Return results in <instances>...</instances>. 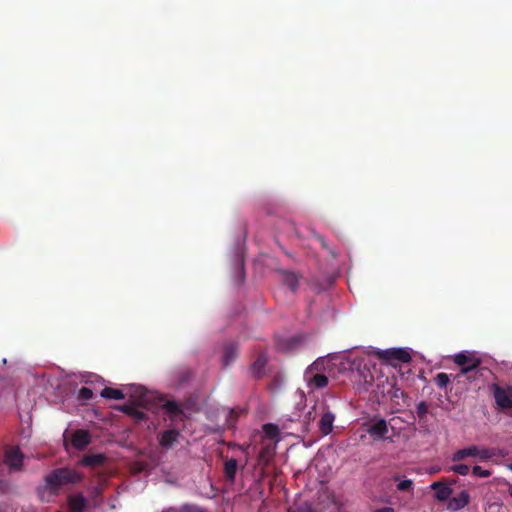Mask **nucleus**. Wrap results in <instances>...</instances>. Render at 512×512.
<instances>
[{"mask_svg": "<svg viewBox=\"0 0 512 512\" xmlns=\"http://www.w3.org/2000/svg\"><path fill=\"white\" fill-rule=\"evenodd\" d=\"M368 434L374 439H382L388 433V425L385 419H378L367 428Z\"/></svg>", "mask_w": 512, "mask_h": 512, "instance_id": "f3484780", "label": "nucleus"}, {"mask_svg": "<svg viewBox=\"0 0 512 512\" xmlns=\"http://www.w3.org/2000/svg\"><path fill=\"white\" fill-rule=\"evenodd\" d=\"M107 460V457L105 454L98 453V454H86L80 461V464L82 466L86 467H100L102 466Z\"/></svg>", "mask_w": 512, "mask_h": 512, "instance_id": "aec40b11", "label": "nucleus"}, {"mask_svg": "<svg viewBox=\"0 0 512 512\" xmlns=\"http://www.w3.org/2000/svg\"><path fill=\"white\" fill-rule=\"evenodd\" d=\"M334 421L335 414L325 407L318 423V428L322 435L327 436L332 432Z\"/></svg>", "mask_w": 512, "mask_h": 512, "instance_id": "ddd939ff", "label": "nucleus"}, {"mask_svg": "<svg viewBox=\"0 0 512 512\" xmlns=\"http://www.w3.org/2000/svg\"><path fill=\"white\" fill-rule=\"evenodd\" d=\"M483 370L484 369L480 365L478 368L475 369L474 373H469V374L465 375L463 378L464 382H462L461 384L466 385V384L474 383L483 375Z\"/></svg>", "mask_w": 512, "mask_h": 512, "instance_id": "393cba45", "label": "nucleus"}, {"mask_svg": "<svg viewBox=\"0 0 512 512\" xmlns=\"http://www.w3.org/2000/svg\"><path fill=\"white\" fill-rule=\"evenodd\" d=\"M377 355L379 358L387 360V361H399L402 363H408L411 361L410 354L404 349H387L383 351H378Z\"/></svg>", "mask_w": 512, "mask_h": 512, "instance_id": "1a4fd4ad", "label": "nucleus"}, {"mask_svg": "<svg viewBox=\"0 0 512 512\" xmlns=\"http://www.w3.org/2000/svg\"><path fill=\"white\" fill-rule=\"evenodd\" d=\"M307 336L297 334L291 337L281 338L277 341V349L282 352H293L305 344Z\"/></svg>", "mask_w": 512, "mask_h": 512, "instance_id": "423d86ee", "label": "nucleus"}, {"mask_svg": "<svg viewBox=\"0 0 512 512\" xmlns=\"http://www.w3.org/2000/svg\"><path fill=\"white\" fill-rule=\"evenodd\" d=\"M244 412V410L242 409H238V408H231L229 410V414H228V420H227V423L228 425H232L233 423H235L240 415V413Z\"/></svg>", "mask_w": 512, "mask_h": 512, "instance_id": "c85d7f7f", "label": "nucleus"}, {"mask_svg": "<svg viewBox=\"0 0 512 512\" xmlns=\"http://www.w3.org/2000/svg\"><path fill=\"white\" fill-rule=\"evenodd\" d=\"M24 455L19 447H8L4 453V463L10 470H21L23 466Z\"/></svg>", "mask_w": 512, "mask_h": 512, "instance_id": "0eeeda50", "label": "nucleus"}, {"mask_svg": "<svg viewBox=\"0 0 512 512\" xmlns=\"http://www.w3.org/2000/svg\"><path fill=\"white\" fill-rule=\"evenodd\" d=\"M455 483H456V479H451V481H450V483H449V484H450V486H451L452 484H455Z\"/></svg>", "mask_w": 512, "mask_h": 512, "instance_id": "a19ab883", "label": "nucleus"}, {"mask_svg": "<svg viewBox=\"0 0 512 512\" xmlns=\"http://www.w3.org/2000/svg\"><path fill=\"white\" fill-rule=\"evenodd\" d=\"M478 453V446L471 445L469 447L460 449L456 451L452 456V461L459 462L464 460L467 457H476V454Z\"/></svg>", "mask_w": 512, "mask_h": 512, "instance_id": "4be33fe9", "label": "nucleus"}, {"mask_svg": "<svg viewBox=\"0 0 512 512\" xmlns=\"http://www.w3.org/2000/svg\"><path fill=\"white\" fill-rule=\"evenodd\" d=\"M162 408L169 416L171 421L184 420L186 417L182 407L175 400H167L162 404Z\"/></svg>", "mask_w": 512, "mask_h": 512, "instance_id": "9d476101", "label": "nucleus"}, {"mask_svg": "<svg viewBox=\"0 0 512 512\" xmlns=\"http://www.w3.org/2000/svg\"><path fill=\"white\" fill-rule=\"evenodd\" d=\"M417 416L422 419L425 418L428 413V405L425 401H421L416 406Z\"/></svg>", "mask_w": 512, "mask_h": 512, "instance_id": "7c9ffc66", "label": "nucleus"}, {"mask_svg": "<svg viewBox=\"0 0 512 512\" xmlns=\"http://www.w3.org/2000/svg\"><path fill=\"white\" fill-rule=\"evenodd\" d=\"M435 383L439 388L443 389L450 383V378L446 373H439L435 377Z\"/></svg>", "mask_w": 512, "mask_h": 512, "instance_id": "bb28decb", "label": "nucleus"}, {"mask_svg": "<svg viewBox=\"0 0 512 512\" xmlns=\"http://www.w3.org/2000/svg\"><path fill=\"white\" fill-rule=\"evenodd\" d=\"M237 469H238V462L234 458L228 459L224 463V474H225V477L230 482H234L236 473H237Z\"/></svg>", "mask_w": 512, "mask_h": 512, "instance_id": "5701e85b", "label": "nucleus"}, {"mask_svg": "<svg viewBox=\"0 0 512 512\" xmlns=\"http://www.w3.org/2000/svg\"><path fill=\"white\" fill-rule=\"evenodd\" d=\"M81 479L82 475L75 469L68 467L57 468L44 477V489L50 495L57 496L63 486L78 483Z\"/></svg>", "mask_w": 512, "mask_h": 512, "instance_id": "f03ea898", "label": "nucleus"}, {"mask_svg": "<svg viewBox=\"0 0 512 512\" xmlns=\"http://www.w3.org/2000/svg\"><path fill=\"white\" fill-rule=\"evenodd\" d=\"M177 512H208L205 508L193 504L182 505Z\"/></svg>", "mask_w": 512, "mask_h": 512, "instance_id": "cd10ccee", "label": "nucleus"}, {"mask_svg": "<svg viewBox=\"0 0 512 512\" xmlns=\"http://www.w3.org/2000/svg\"><path fill=\"white\" fill-rule=\"evenodd\" d=\"M277 273L281 276V281L283 282V284L288 286L291 291L295 292L297 290L299 280L301 278L300 275H298L295 272L283 269L278 270Z\"/></svg>", "mask_w": 512, "mask_h": 512, "instance_id": "a211bd4d", "label": "nucleus"}, {"mask_svg": "<svg viewBox=\"0 0 512 512\" xmlns=\"http://www.w3.org/2000/svg\"><path fill=\"white\" fill-rule=\"evenodd\" d=\"M493 456V453L491 450L487 448H479L478 447V453L476 454V457H479L480 460H487L490 459Z\"/></svg>", "mask_w": 512, "mask_h": 512, "instance_id": "f704fd0d", "label": "nucleus"}, {"mask_svg": "<svg viewBox=\"0 0 512 512\" xmlns=\"http://www.w3.org/2000/svg\"><path fill=\"white\" fill-rule=\"evenodd\" d=\"M470 502V494L466 490H462L457 496L450 497L447 509L450 511H459L467 506Z\"/></svg>", "mask_w": 512, "mask_h": 512, "instance_id": "2eb2a0df", "label": "nucleus"}, {"mask_svg": "<svg viewBox=\"0 0 512 512\" xmlns=\"http://www.w3.org/2000/svg\"><path fill=\"white\" fill-rule=\"evenodd\" d=\"M508 493L512 497V484L508 488Z\"/></svg>", "mask_w": 512, "mask_h": 512, "instance_id": "ea45409f", "label": "nucleus"}, {"mask_svg": "<svg viewBox=\"0 0 512 512\" xmlns=\"http://www.w3.org/2000/svg\"><path fill=\"white\" fill-rule=\"evenodd\" d=\"M70 512H83L87 506V500L82 494H75L68 497Z\"/></svg>", "mask_w": 512, "mask_h": 512, "instance_id": "412c9836", "label": "nucleus"}, {"mask_svg": "<svg viewBox=\"0 0 512 512\" xmlns=\"http://www.w3.org/2000/svg\"><path fill=\"white\" fill-rule=\"evenodd\" d=\"M268 362V355L265 351H260L257 358L251 365V371L256 379H261L266 375L265 368Z\"/></svg>", "mask_w": 512, "mask_h": 512, "instance_id": "f8f14e48", "label": "nucleus"}, {"mask_svg": "<svg viewBox=\"0 0 512 512\" xmlns=\"http://www.w3.org/2000/svg\"><path fill=\"white\" fill-rule=\"evenodd\" d=\"M238 357V345L233 341L224 344L223 347V365L229 366Z\"/></svg>", "mask_w": 512, "mask_h": 512, "instance_id": "6ab92c4d", "label": "nucleus"}, {"mask_svg": "<svg viewBox=\"0 0 512 512\" xmlns=\"http://www.w3.org/2000/svg\"><path fill=\"white\" fill-rule=\"evenodd\" d=\"M91 442L90 433L87 430L78 429L71 437V444L77 450H84Z\"/></svg>", "mask_w": 512, "mask_h": 512, "instance_id": "4468645a", "label": "nucleus"}, {"mask_svg": "<svg viewBox=\"0 0 512 512\" xmlns=\"http://www.w3.org/2000/svg\"><path fill=\"white\" fill-rule=\"evenodd\" d=\"M180 432L177 429H168L159 434V444L161 447L169 449L179 439Z\"/></svg>", "mask_w": 512, "mask_h": 512, "instance_id": "dca6fc26", "label": "nucleus"}, {"mask_svg": "<svg viewBox=\"0 0 512 512\" xmlns=\"http://www.w3.org/2000/svg\"><path fill=\"white\" fill-rule=\"evenodd\" d=\"M399 393H400L401 395L403 394V392H402V391H400L399 389H396V390H395V392H394V394H393V397H398V396H399Z\"/></svg>", "mask_w": 512, "mask_h": 512, "instance_id": "58836bf2", "label": "nucleus"}, {"mask_svg": "<svg viewBox=\"0 0 512 512\" xmlns=\"http://www.w3.org/2000/svg\"><path fill=\"white\" fill-rule=\"evenodd\" d=\"M320 363L314 362L310 365L305 372V379L309 387L314 389L324 388L328 385V377L321 373H314V371H318L320 367Z\"/></svg>", "mask_w": 512, "mask_h": 512, "instance_id": "39448f33", "label": "nucleus"}, {"mask_svg": "<svg viewBox=\"0 0 512 512\" xmlns=\"http://www.w3.org/2000/svg\"><path fill=\"white\" fill-rule=\"evenodd\" d=\"M81 479L82 475L75 469L68 467L57 468L44 477V489L50 495L57 496L63 486L78 483Z\"/></svg>", "mask_w": 512, "mask_h": 512, "instance_id": "f257e3e1", "label": "nucleus"}, {"mask_svg": "<svg viewBox=\"0 0 512 512\" xmlns=\"http://www.w3.org/2000/svg\"><path fill=\"white\" fill-rule=\"evenodd\" d=\"M450 471H453L454 473H457L459 475L465 476L469 473V466L465 464H457L453 465L449 468Z\"/></svg>", "mask_w": 512, "mask_h": 512, "instance_id": "c756f323", "label": "nucleus"}, {"mask_svg": "<svg viewBox=\"0 0 512 512\" xmlns=\"http://www.w3.org/2000/svg\"><path fill=\"white\" fill-rule=\"evenodd\" d=\"M131 397L135 399V404L126 403L120 407V410L138 421L145 420L147 418L146 413L141 411L138 406L147 407L150 401L149 392L143 387H137Z\"/></svg>", "mask_w": 512, "mask_h": 512, "instance_id": "7ed1b4c3", "label": "nucleus"}, {"mask_svg": "<svg viewBox=\"0 0 512 512\" xmlns=\"http://www.w3.org/2000/svg\"><path fill=\"white\" fill-rule=\"evenodd\" d=\"M374 512H395L392 507H383L380 509H376Z\"/></svg>", "mask_w": 512, "mask_h": 512, "instance_id": "e433bc0d", "label": "nucleus"}, {"mask_svg": "<svg viewBox=\"0 0 512 512\" xmlns=\"http://www.w3.org/2000/svg\"><path fill=\"white\" fill-rule=\"evenodd\" d=\"M393 480L398 481L397 490L399 491H411L413 489L414 483L411 479H405L400 481V477L398 475L393 476Z\"/></svg>", "mask_w": 512, "mask_h": 512, "instance_id": "a878e982", "label": "nucleus"}, {"mask_svg": "<svg viewBox=\"0 0 512 512\" xmlns=\"http://www.w3.org/2000/svg\"><path fill=\"white\" fill-rule=\"evenodd\" d=\"M100 395L105 399L122 400L125 398V395L121 390L111 387L103 388Z\"/></svg>", "mask_w": 512, "mask_h": 512, "instance_id": "b1692460", "label": "nucleus"}, {"mask_svg": "<svg viewBox=\"0 0 512 512\" xmlns=\"http://www.w3.org/2000/svg\"><path fill=\"white\" fill-rule=\"evenodd\" d=\"M430 488L435 491L434 498L439 502H445L450 499L453 489L450 484L443 481H435L430 485Z\"/></svg>", "mask_w": 512, "mask_h": 512, "instance_id": "9b49d317", "label": "nucleus"}, {"mask_svg": "<svg viewBox=\"0 0 512 512\" xmlns=\"http://www.w3.org/2000/svg\"><path fill=\"white\" fill-rule=\"evenodd\" d=\"M190 374H191V373H190V371H188V370H187V371H184V372L182 373V375L180 376L179 381H180V382H184V381L188 380V379H189V377H190Z\"/></svg>", "mask_w": 512, "mask_h": 512, "instance_id": "c9c22d12", "label": "nucleus"}, {"mask_svg": "<svg viewBox=\"0 0 512 512\" xmlns=\"http://www.w3.org/2000/svg\"><path fill=\"white\" fill-rule=\"evenodd\" d=\"M495 402L501 409L512 408V386L507 389L500 386L494 388Z\"/></svg>", "mask_w": 512, "mask_h": 512, "instance_id": "6e6552de", "label": "nucleus"}, {"mask_svg": "<svg viewBox=\"0 0 512 512\" xmlns=\"http://www.w3.org/2000/svg\"><path fill=\"white\" fill-rule=\"evenodd\" d=\"M92 397H93V391L90 388L82 387L79 389V392H78L79 399L88 401V400L92 399Z\"/></svg>", "mask_w": 512, "mask_h": 512, "instance_id": "473e14b6", "label": "nucleus"}, {"mask_svg": "<svg viewBox=\"0 0 512 512\" xmlns=\"http://www.w3.org/2000/svg\"><path fill=\"white\" fill-rule=\"evenodd\" d=\"M453 361L460 366V371L454 376V381L457 383L464 382V376L474 373L482 363L481 359L472 352H460L454 356Z\"/></svg>", "mask_w": 512, "mask_h": 512, "instance_id": "20e7f679", "label": "nucleus"}, {"mask_svg": "<svg viewBox=\"0 0 512 512\" xmlns=\"http://www.w3.org/2000/svg\"><path fill=\"white\" fill-rule=\"evenodd\" d=\"M317 238H318V240L320 241V243H321L322 247H323V248H327V243H326V241H325L324 237H322V236H318Z\"/></svg>", "mask_w": 512, "mask_h": 512, "instance_id": "4c0bfd02", "label": "nucleus"}, {"mask_svg": "<svg viewBox=\"0 0 512 512\" xmlns=\"http://www.w3.org/2000/svg\"><path fill=\"white\" fill-rule=\"evenodd\" d=\"M472 474L477 477L487 478L491 475V471L482 469L480 466L476 465L472 468Z\"/></svg>", "mask_w": 512, "mask_h": 512, "instance_id": "72a5a7b5", "label": "nucleus"}, {"mask_svg": "<svg viewBox=\"0 0 512 512\" xmlns=\"http://www.w3.org/2000/svg\"><path fill=\"white\" fill-rule=\"evenodd\" d=\"M263 431L271 438L276 437L279 433L278 427L271 423L265 424L263 426Z\"/></svg>", "mask_w": 512, "mask_h": 512, "instance_id": "2f4dec72", "label": "nucleus"}]
</instances>
